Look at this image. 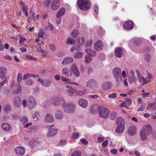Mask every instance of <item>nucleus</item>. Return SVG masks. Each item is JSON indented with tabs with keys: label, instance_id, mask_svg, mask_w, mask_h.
<instances>
[{
	"label": "nucleus",
	"instance_id": "f257e3e1",
	"mask_svg": "<svg viewBox=\"0 0 156 156\" xmlns=\"http://www.w3.org/2000/svg\"><path fill=\"white\" fill-rule=\"evenodd\" d=\"M77 4L80 9L84 10L89 9L91 6V2L89 0H78Z\"/></svg>",
	"mask_w": 156,
	"mask_h": 156
},
{
	"label": "nucleus",
	"instance_id": "f03ea898",
	"mask_svg": "<svg viewBox=\"0 0 156 156\" xmlns=\"http://www.w3.org/2000/svg\"><path fill=\"white\" fill-rule=\"evenodd\" d=\"M75 106L73 103H67L66 102H64L62 104V108L64 111L68 113H72L74 112Z\"/></svg>",
	"mask_w": 156,
	"mask_h": 156
},
{
	"label": "nucleus",
	"instance_id": "7ed1b4c3",
	"mask_svg": "<svg viewBox=\"0 0 156 156\" xmlns=\"http://www.w3.org/2000/svg\"><path fill=\"white\" fill-rule=\"evenodd\" d=\"M121 70L120 68L115 67L112 71L113 76L116 81L118 82H120L122 81V77L121 75Z\"/></svg>",
	"mask_w": 156,
	"mask_h": 156
},
{
	"label": "nucleus",
	"instance_id": "20e7f679",
	"mask_svg": "<svg viewBox=\"0 0 156 156\" xmlns=\"http://www.w3.org/2000/svg\"><path fill=\"white\" fill-rule=\"evenodd\" d=\"M109 110L107 108L103 106H101L99 111L100 117L105 118L108 117L109 114Z\"/></svg>",
	"mask_w": 156,
	"mask_h": 156
},
{
	"label": "nucleus",
	"instance_id": "39448f33",
	"mask_svg": "<svg viewBox=\"0 0 156 156\" xmlns=\"http://www.w3.org/2000/svg\"><path fill=\"white\" fill-rule=\"evenodd\" d=\"M86 86L88 88H91L93 90H95L98 89L99 85L98 83L95 80L91 79L89 80L87 82Z\"/></svg>",
	"mask_w": 156,
	"mask_h": 156
},
{
	"label": "nucleus",
	"instance_id": "423d86ee",
	"mask_svg": "<svg viewBox=\"0 0 156 156\" xmlns=\"http://www.w3.org/2000/svg\"><path fill=\"white\" fill-rule=\"evenodd\" d=\"M36 105L35 98L32 97H29L27 99V107L29 110L33 109Z\"/></svg>",
	"mask_w": 156,
	"mask_h": 156
},
{
	"label": "nucleus",
	"instance_id": "0eeeda50",
	"mask_svg": "<svg viewBox=\"0 0 156 156\" xmlns=\"http://www.w3.org/2000/svg\"><path fill=\"white\" fill-rule=\"evenodd\" d=\"M140 131L147 135H149L152 133V129L150 125H146L143 126Z\"/></svg>",
	"mask_w": 156,
	"mask_h": 156
},
{
	"label": "nucleus",
	"instance_id": "6e6552de",
	"mask_svg": "<svg viewBox=\"0 0 156 156\" xmlns=\"http://www.w3.org/2000/svg\"><path fill=\"white\" fill-rule=\"evenodd\" d=\"M71 71L73 73L76 77H79L80 76V73L76 65L75 64H73L71 67Z\"/></svg>",
	"mask_w": 156,
	"mask_h": 156
},
{
	"label": "nucleus",
	"instance_id": "1a4fd4ad",
	"mask_svg": "<svg viewBox=\"0 0 156 156\" xmlns=\"http://www.w3.org/2000/svg\"><path fill=\"white\" fill-rule=\"evenodd\" d=\"M37 81L38 82H40L43 86L46 87H50L51 84V81L48 79L41 80L40 78H38Z\"/></svg>",
	"mask_w": 156,
	"mask_h": 156
},
{
	"label": "nucleus",
	"instance_id": "9d476101",
	"mask_svg": "<svg viewBox=\"0 0 156 156\" xmlns=\"http://www.w3.org/2000/svg\"><path fill=\"white\" fill-rule=\"evenodd\" d=\"M94 48L95 50L97 51H101L103 48V44L101 40H98L94 45Z\"/></svg>",
	"mask_w": 156,
	"mask_h": 156
},
{
	"label": "nucleus",
	"instance_id": "9b49d317",
	"mask_svg": "<svg viewBox=\"0 0 156 156\" xmlns=\"http://www.w3.org/2000/svg\"><path fill=\"white\" fill-rule=\"evenodd\" d=\"M54 116L56 119L58 120H62L64 117L63 112L59 110H57L55 112Z\"/></svg>",
	"mask_w": 156,
	"mask_h": 156
},
{
	"label": "nucleus",
	"instance_id": "f8f14e48",
	"mask_svg": "<svg viewBox=\"0 0 156 156\" xmlns=\"http://www.w3.org/2000/svg\"><path fill=\"white\" fill-rule=\"evenodd\" d=\"M129 46L130 48L133 51H135L138 47L136 40L133 39L130 40L129 42Z\"/></svg>",
	"mask_w": 156,
	"mask_h": 156
},
{
	"label": "nucleus",
	"instance_id": "ddd939ff",
	"mask_svg": "<svg viewBox=\"0 0 156 156\" xmlns=\"http://www.w3.org/2000/svg\"><path fill=\"white\" fill-rule=\"evenodd\" d=\"M62 99L61 98L55 97L53 98L52 100L53 104L56 107L59 106L62 103Z\"/></svg>",
	"mask_w": 156,
	"mask_h": 156
},
{
	"label": "nucleus",
	"instance_id": "4468645a",
	"mask_svg": "<svg viewBox=\"0 0 156 156\" xmlns=\"http://www.w3.org/2000/svg\"><path fill=\"white\" fill-rule=\"evenodd\" d=\"M60 2L59 0H53L52 2L51 7L54 10H57L59 7Z\"/></svg>",
	"mask_w": 156,
	"mask_h": 156
},
{
	"label": "nucleus",
	"instance_id": "2eb2a0df",
	"mask_svg": "<svg viewBox=\"0 0 156 156\" xmlns=\"http://www.w3.org/2000/svg\"><path fill=\"white\" fill-rule=\"evenodd\" d=\"M137 73V80L139 83L143 85H144L146 84L145 83L144 81L145 80V78L142 76L141 73H140L137 70L136 72Z\"/></svg>",
	"mask_w": 156,
	"mask_h": 156
},
{
	"label": "nucleus",
	"instance_id": "dca6fc26",
	"mask_svg": "<svg viewBox=\"0 0 156 156\" xmlns=\"http://www.w3.org/2000/svg\"><path fill=\"white\" fill-rule=\"evenodd\" d=\"M62 74L67 77H70L72 73L71 71L67 68H64L61 70Z\"/></svg>",
	"mask_w": 156,
	"mask_h": 156
},
{
	"label": "nucleus",
	"instance_id": "f3484780",
	"mask_svg": "<svg viewBox=\"0 0 156 156\" xmlns=\"http://www.w3.org/2000/svg\"><path fill=\"white\" fill-rule=\"evenodd\" d=\"M58 130L57 129L51 128L49 129L48 132L47 134L48 136H55L58 133Z\"/></svg>",
	"mask_w": 156,
	"mask_h": 156
},
{
	"label": "nucleus",
	"instance_id": "a211bd4d",
	"mask_svg": "<svg viewBox=\"0 0 156 156\" xmlns=\"http://www.w3.org/2000/svg\"><path fill=\"white\" fill-rule=\"evenodd\" d=\"M133 26V23L132 21L126 22L123 25V27L126 30H129L132 28Z\"/></svg>",
	"mask_w": 156,
	"mask_h": 156
},
{
	"label": "nucleus",
	"instance_id": "6ab92c4d",
	"mask_svg": "<svg viewBox=\"0 0 156 156\" xmlns=\"http://www.w3.org/2000/svg\"><path fill=\"white\" fill-rule=\"evenodd\" d=\"M25 150L23 147H17L15 149V152L18 155L22 156L25 153Z\"/></svg>",
	"mask_w": 156,
	"mask_h": 156
},
{
	"label": "nucleus",
	"instance_id": "aec40b11",
	"mask_svg": "<svg viewBox=\"0 0 156 156\" xmlns=\"http://www.w3.org/2000/svg\"><path fill=\"white\" fill-rule=\"evenodd\" d=\"M7 72L6 69L4 67L0 68V78L4 79L6 78L5 74Z\"/></svg>",
	"mask_w": 156,
	"mask_h": 156
},
{
	"label": "nucleus",
	"instance_id": "412c9836",
	"mask_svg": "<svg viewBox=\"0 0 156 156\" xmlns=\"http://www.w3.org/2000/svg\"><path fill=\"white\" fill-rule=\"evenodd\" d=\"M66 9L64 8H61L56 15L57 19H58L63 16L65 13Z\"/></svg>",
	"mask_w": 156,
	"mask_h": 156
},
{
	"label": "nucleus",
	"instance_id": "4be33fe9",
	"mask_svg": "<svg viewBox=\"0 0 156 156\" xmlns=\"http://www.w3.org/2000/svg\"><path fill=\"white\" fill-rule=\"evenodd\" d=\"M123 51L120 48H117L115 51V53L116 56L119 58L122 57L123 55Z\"/></svg>",
	"mask_w": 156,
	"mask_h": 156
},
{
	"label": "nucleus",
	"instance_id": "5701e85b",
	"mask_svg": "<svg viewBox=\"0 0 156 156\" xmlns=\"http://www.w3.org/2000/svg\"><path fill=\"white\" fill-rule=\"evenodd\" d=\"M125 128V126L124 124H119L116 127L115 131L118 133H120L123 132Z\"/></svg>",
	"mask_w": 156,
	"mask_h": 156
},
{
	"label": "nucleus",
	"instance_id": "b1692460",
	"mask_svg": "<svg viewBox=\"0 0 156 156\" xmlns=\"http://www.w3.org/2000/svg\"><path fill=\"white\" fill-rule=\"evenodd\" d=\"M136 80V78L134 76V72L133 71H131L130 73V75L128 78V81L130 84H132L134 81Z\"/></svg>",
	"mask_w": 156,
	"mask_h": 156
},
{
	"label": "nucleus",
	"instance_id": "393cba45",
	"mask_svg": "<svg viewBox=\"0 0 156 156\" xmlns=\"http://www.w3.org/2000/svg\"><path fill=\"white\" fill-rule=\"evenodd\" d=\"M45 121L47 122L52 123L54 122V118L51 114L47 113L46 115Z\"/></svg>",
	"mask_w": 156,
	"mask_h": 156
},
{
	"label": "nucleus",
	"instance_id": "a878e982",
	"mask_svg": "<svg viewBox=\"0 0 156 156\" xmlns=\"http://www.w3.org/2000/svg\"><path fill=\"white\" fill-rule=\"evenodd\" d=\"M136 132V128L135 126H130L128 130V133L131 136H134Z\"/></svg>",
	"mask_w": 156,
	"mask_h": 156
},
{
	"label": "nucleus",
	"instance_id": "bb28decb",
	"mask_svg": "<svg viewBox=\"0 0 156 156\" xmlns=\"http://www.w3.org/2000/svg\"><path fill=\"white\" fill-rule=\"evenodd\" d=\"M73 59L72 58L69 57L65 58L61 63L62 65H66L68 63L73 62Z\"/></svg>",
	"mask_w": 156,
	"mask_h": 156
},
{
	"label": "nucleus",
	"instance_id": "cd10ccee",
	"mask_svg": "<svg viewBox=\"0 0 156 156\" xmlns=\"http://www.w3.org/2000/svg\"><path fill=\"white\" fill-rule=\"evenodd\" d=\"M21 103V99L20 97H16L15 98L13 104L16 107L20 106Z\"/></svg>",
	"mask_w": 156,
	"mask_h": 156
},
{
	"label": "nucleus",
	"instance_id": "c85d7f7f",
	"mask_svg": "<svg viewBox=\"0 0 156 156\" xmlns=\"http://www.w3.org/2000/svg\"><path fill=\"white\" fill-rule=\"evenodd\" d=\"M88 104L87 101L85 100L81 99L79 101V104L80 106L82 107L85 108L87 106Z\"/></svg>",
	"mask_w": 156,
	"mask_h": 156
},
{
	"label": "nucleus",
	"instance_id": "c756f323",
	"mask_svg": "<svg viewBox=\"0 0 156 156\" xmlns=\"http://www.w3.org/2000/svg\"><path fill=\"white\" fill-rule=\"evenodd\" d=\"M32 117L33 119L35 121H38L40 120L41 117L40 116V113L38 112H36L34 113L32 115Z\"/></svg>",
	"mask_w": 156,
	"mask_h": 156
},
{
	"label": "nucleus",
	"instance_id": "7c9ffc66",
	"mask_svg": "<svg viewBox=\"0 0 156 156\" xmlns=\"http://www.w3.org/2000/svg\"><path fill=\"white\" fill-rule=\"evenodd\" d=\"M85 52L89 55H90L92 57H95L96 55L95 52L90 49H86Z\"/></svg>",
	"mask_w": 156,
	"mask_h": 156
},
{
	"label": "nucleus",
	"instance_id": "2f4dec72",
	"mask_svg": "<svg viewBox=\"0 0 156 156\" xmlns=\"http://www.w3.org/2000/svg\"><path fill=\"white\" fill-rule=\"evenodd\" d=\"M102 87L105 90H108L112 87L111 84L109 82H106L103 84Z\"/></svg>",
	"mask_w": 156,
	"mask_h": 156
},
{
	"label": "nucleus",
	"instance_id": "473e14b6",
	"mask_svg": "<svg viewBox=\"0 0 156 156\" xmlns=\"http://www.w3.org/2000/svg\"><path fill=\"white\" fill-rule=\"evenodd\" d=\"M101 107V106H99L96 105L93 106L91 107L90 111L92 113H94L96 112H97L98 109L99 110Z\"/></svg>",
	"mask_w": 156,
	"mask_h": 156
},
{
	"label": "nucleus",
	"instance_id": "72a5a7b5",
	"mask_svg": "<svg viewBox=\"0 0 156 156\" xmlns=\"http://www.w3.org/2000/svg\"><path fill=\"white\" fill-rule=\"evenodd\" d=\"M22 90V88L20 85L17 86L16 88L14 91L13 93L15 94H18L21 93Z\"/></svg>",
	"mask_w": 156,
	"mask_h": 156
},
{
	"label": "nucleus",
	"instance_id": "f704fd0d",
	"mask_svg": "<svg viewBox=\"0 0 156 156\" xmlns=\"http://www.w3.org/2000/svg\"><path fill=\"white\" fill-rule=\"evenodd\" d=\"M83 53L79 52L75 53L73 55L74 57L76 59H80L83 57Z\"/></svg>",
	"mask_w": 156,
	"mask_h": 156
},
{
	"label": "nucleus",
	"instance_id": "c9c22d12",
	"mask_svg": "<svg viewBox=\"0 0 156 156\" xmlns=\"http://www.w3.org/2000/svg\"><path fill=\"white\" fill-rule=\"evenodd\" d=\"M93 59L92 57L89 55H86L84 58V61L87 63H90L91 62Z\"/></svg>",
	"mask_w": 156,
	"mask_h": 156
},
{
	"label": "nucleus",
	"instance_id": "e433bc0d",
	"mask_svg": "<svg viewBox=\"0 0 156 156\" xmlns=\"http://www.w3.org/2000/svg\"><path fill=\"white\" fill-rule=\"evenodd\" d=\"M80 48L76 45H73L70 48V51L72 52H73L75 51H80Z\"/></svg>",
	"mask_w": 156,
	"mask_h": 156
},
{
	"label": "nucleus",
	"instance_id": "4c0bfd02",
	"mask_svg": "<svg viewBox=\"0 0 156 156\" xmlns=\"http://www.w3.org/2000/svg\"><path fill=\"white\" fill-rule=\"evenodd\" d=\"M3 129L5 131L10 130L11 128L10 126L7 123H4L2 124Z\"/></svg>",
	"mask_w": 156,
	"mask_h": 156
},
{
	"label": "nucleus",
	"instance_id": "58836bf2",
	"mask_svg": "<svg viewBox=\"0 0 156 156\" xmlns=\"http://www.w3.org/2000/svg\"><path fill=\"white\" fill-rule=\"evenodd\" d=\"M140 139L141 140H144L147 139V136H148L146 134L141 131L140 132Z\"/></svg>",
	"mask_w": 156,
	"mask_h": 156
},
{
	"label": "nucleus",
	"instance_id": "ea45409f",
	"mask_svg": "<svg viewBox=\"0 0 156 156\" xmlns=\"http://www.w3.org/2000/svg\"><path fill=\"white\" fill-rule=\"evenodd\" d=\"M61 80L62 81L65 82V83H66L71 84L74 83L73 81H71L70 80L66 77H62Z\"/></svg>",
	"mask_w": 156,
	"mask_h": 156
},
{
	"label": "nucleus",
	"instance_id": "a19ab883",
	"mask_svg": "<svg viewBox=\"0 0 156 156\" xmlns=\"http://www.w3.org/2000/svg\"><path fill=\"white\" fill-rule=\"evenodd\" d=\"M20 120L22 124H24L28 122V119L25 116H23L20 119Z\"/></svg>",
	"mask_w": 156,
	"mask_h": 156
},
{
	"label": "nucleus",
	"instance_id": "79ce46f5",
	"mask_svg": "<svg viewBox=\"0 0 156 156\" xmlns=\"http://www.w3.org/2000/svg\"><path fill=\"white\" fill-rule=\"evenodd\" d=\"M77 44L78 45L81 46L85 42V39L83 37H80L77 39Z\"/></svg>",
	"mask_w": 156,
	"mask_h": 156
},
{
	"label": "nucleus",
	"instance_id": "37998d69",
	"mask_svg": "<svg viewBox=\"0 0 156 156\" xmlns=\"http://www.w3.org/2000/svg\"><path fill=\"white\" fill-rule=\"evenodd\" d=\"M67 91L69 95L70 96H72L76 92V90L72 87H70L69 89L67 90Z\"/></svg>",
	"mask_w": 156,
	"mask_h": 156
},
{
	"label": "nucleus",
	"instance_id": "c03bdc74",
	"mask_svg": "<svg viewBox=\"0 0 156 156\" xmlns=\"http://www.w3.org/2000/svg\"><path fill=\"white\" fill-rule=\"evenodd\" d=\"M117 117V114L114 112H112L110 116V119L112 120H115Z\"/></svg>",
	"mask_w": 156,
	"mask_h": 156
},
{
	"label": "nucleus",
	"instance_id": "a18cd8bd",
	"mask_svg": "<svg viewBox=\"0 0 156 156\" xmlns=\"http://www.w3.org/2000/svg\"><path fill=\"white\" fill-rule=\"evenodd\" d=\"M4 111L5 112H8L11 110V108L8 104H6L4 105L3 107Z\"/></svg>",
	"mask_w": 156,
	"mask_h": 156
},
{
	"label": "nucleus",
	"instance_id": "49530a36",
	"mask_svg": "<svg viewBox=\"0 0 156 156\" xmlns=\"http://www.w3.org/2000/svg\"><path fill=\"white\" fill-rule=\"evenodd\" d=\"M79 34L78 30H74L71 33V36L74 38H76Z\"/></svg>",
	"mask_w": 156,
	"mask_h": 156
},
{
	"label": "nucleus",
	"instance_id": "de8ad7c7",
	"mask_svg": "<svg viewBox=\"0 0 156 156\" xmlns=\"http://www.w3.org/2000/svg\"><path fill=\"white\" fill-rule=\"evenodd\" d=\"M152 78V75L150 74H148L147 77L145 78V80L144 81L146 84L151 81Z\"/></svg>",
	"mask_w": 156,
	"mask_h": 156
},
{
	"label": "nucleus",
	"instance_id": "09e8293b",
	"mask_svg": "<svg viewBox=\"0 0 156 156\" xmlns=\"http://www.w3.org/2000/svg\"><path fill=\"white\" fill-rule=\"evenodd\" d=\"M82 91H79L76 92V94L77 95H83L87 94V93L86 91L87 90L85 89H83Z\"/></svg>",
	"mask_w": 156,
	"mask_h": 156
},
{
	"label": "nucleus",
	"instance_id": "8fccbe9b",
	"mask_svg": "<svg viewBox=\"0 0 156 156\" xmlns=\"http://www.w3.org/2000/svg\"><path fill=\"white\" fill-rule=\"evenodd\" d=\"M124 120L122 117H119L117 118V123L118 124H123L124 123Z\"/></svg>",
	"mask_w": 156,
	"mask_h": 156
},
{
	"label": "nucleus",
	"instance_id": "3c124183",
	"mask_svg": "<svg viewBox=\"0 0 156 156\" xmlns=\"http://www.w3.org/2000/svg\"><path fill=\"white\" fill-rule=\"evenodd\" d=\"M81 153L80 151H75L73 152L72 154V156H81Z\"/></svg>",
	"mask_w": 156,
	"mask_h": 156
},
{
	"label": "nucleus",
	"instance_id": "603ef678",
	"mask_svg": "<svg viewBox=\"0 0 156 156\" xmlns=\"http://www.w3.org/2000/svg\"><path fill=\"white\" fill-rule=\"evenodd\" d=\"M2 92L5 94L7 95L9 93V90L7 87H4Z\"/></svg>",
	"mask_w": 156,
	"mask_h": 156
},
{
	"label": "nucleus",
	"instance_id": "864d4df0",
	"mask_svg": "<svg viewBox=\"0 0 156 156\" xmlns=\"http://www.w3.org/2000/svg\"><path fill=\"white\" fill-rule=\"evenodd\" d=\"M67 44H75L74 40L71 37H69L67 41Z\"/></svg>",
	"mask_w": 156,
	"mask_h": 156
},
{
	"label": "nucleus",
	"instance_id": "5fc2aeb1",
	"mask_svg": "<svg viewBox=\"0 0 156 156\" xmlns=\"http://www.w3.org/2000/svg\"><path fill=\"white\" fill-rule=\"evenodd\" d=\"M22 80V74L21 73H19L17 75V82L20 83Z\"/></svg>",
	"mask_w": 156,
	"mask_h": 156
},
{
	"label": "nucleus",
	"instance_id": "6e6d98bb",
	"mask_svg": "<svg viewBox=\"0 0 156 156\" xmlns=\"http://www.w3.org/2000/svg\"><path fill=\"white\" fill-rule=\"evenodd\" d=\"M27 101L25 99H23L22 101V105L23 108H26L27 106Z\"/></svg>",
	"mask_w": 156,
	"mask_h": 156
},
{
	"label": "nucleus",
	"instance_id": "4d7b16f0",
	"mask_svg": "<svg viewBox=\"0 0 156 156\" xmlns=\"http://www.w3.org/2000/svg\"><path fill=\"white\" fill-rule=\"evenodd\" d=\"M79 134L77 133H73L72 136V138L73 139H77L79 136Z\"/></svg>",
	"mask_w": 156,
	"mask_h": 156
},
{
	"label": "nucleus",
	"instance_id": "13d9d810",
	"mask_svg": "<svg viewBox=\"0 0 156 156\" xmlns=\"http://www.w3.org/2000/svg\"><path fill=\"white\" fill-rule=\"evenodd\" d=\"M125 102L127 105L129 106L132 103L130 99L129 98H127L125 99Z\"/></svg>",
	"mask_w": 156,
	"mask_h": 156
},
{
	"label": "nucleus",
	"instance_id": "bf43d9fd",
	"mask_svg": "<svg viewBox=\"0 0 156 156\" xmlns=\"http://www.w3.org/2000/svg\"><path fill=\"white\" fill-rule=\"evenodd\" d=\"M44 35V32L42 30H41L40 31L38 34V37H39L41 38L42 39L43 38Z\"/></svg>",
	"mask_w": 156,
	"mask_h": 156
},
{
	"label": "nucleus",
	"instance_id": "052dcab7",
	"mask_svg": "<svg viewBox=\"0 0 156 156\" xmlns=\"http://www.w3.org/2000/svg\"><path fill=\"white\" fill-rule=\"evenodd\" d=\"M93 41L92 40L87 41L86 42V46L87 47H90L93 44Z\"/></svg>",
	"mask_w": 156,
	"mask_h": 156
},
{
	"label": "nucleus",
	"instance_id": "680f3d73",
	"mask_svg": "<svg viewBox=\"0 0 156 156\" xmlns=\"http://www.w3.org/2000/svg\"><path fill=\"white\" fill-rule=\"evenodd\" d=\"M116 94L115 93H113L112 94H109L108 97L110 98H115L116 96Z\"/></svg>",
	"mask_w": 156,
	"mask_h": 156
},
{
	"label": "nucleus",
	"instance_id": "e2e57ef3",
	"mask_svg": "<svg viewBox=\"0 0 156 156\" xmlns=\"http://www.w3.org/2000/svg\"><path fill=\"white\" fill-rule=\"evenodd\" d=\"M108 145V141L106 140L102 144V146L103 147H106Z\"/></svg>",
	"mask_w": 156,
	"mask_h": 156
},
{
	"label": "nucleus",
	"instance_id": "0e129e2a",
	"mask_svg": "<svg viewBox=\"0 0 156 156\" xmlns=\"http://www.w3.org/2000/svg\"><path fill=\"white\" fill-rule=\"evenodd\" d=\"M121 76L122 77V79H123V78H125L127 77V74L126 71H123L122 72Z\"/></svg>",
	"mask_w": 156,
	"mask_h": 156
},
{
	"label": "nucleus",
	"instance_id": "69168bd1",
	"mask_svg": "<svg viewBox=\"0 0 156 156\" xmlns=\"http://www.w3.org/2000/svg\"><path fill=\"white\" fill-rule=\"evenodd\" d=\"M98 7L97 5L96 4L94 5V10L96 14H98Z\"/></svg>",
	"mask_w": 156,
	"mask_h": 156
},
{
	"label": "nucleus",
	"instance_id": "338daca9",
	"mask_svg": "<svg viewBox=\"0 0 156 156\" xmlns=\"http://www.w3.org/2000/svg\"><path fill=\"white\" fill-rule=\"evenodd\" d=\"M154 105V103H151L149 104L147 106V110H149Z\"/></svg>",
	"mask_w": 156,
	"mask_h": 156
},
{
	"label": "nucleus",
	"instance_id": "774afa93",
	"mask_svg": "<svg viewBox=\"0 0 156 156\" xmlns=\"http://www.w3.org/2000/svg\"><path fill=\"white\" fill-rule=\"evenodd\" d=\"M30 77V74L27 73L24 75L23 77V79L24 80H26L27 78Z\"/></svg>",
	"mask_w": 156,
	"mask_h": 156
}]
</instances>
